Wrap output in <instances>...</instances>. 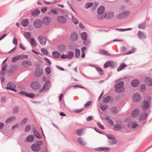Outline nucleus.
I'll return each instance as SVG.
<instances>
[{
	"label": "nucleus",
	"mask_w": 152,
	"mask_h": 152,
	"mask_svg": "<svg viewBox=\"0 0 152 152\" xmlns=\"http://www.w3.org/2000/svg\"><path fill=\"white\" fill-rule=\"evenodd\" d=\"M124 82L122 81H119L115 83L114 85L115 91L117 93H120L124 91L125 90V88L124 87Z\"/></svg>",
	"instance_id": "f257e3e1"
},
{
	"label": "nucleus",
	"mask_w": 152,
	"mask_h": 152,
	"mask_svg": "<svg viewBox=\"0 0 152 152\" xmlns=\"http://www.w3.org/2000/svg\"><path fill=\"white\" fill-rule=\"evenodd\" d=\"M37 142L38 143L33 144L31 146L32 150L34 151H39L41 149L40 146L43 145V142L42 140L38 141Z\"/></svg>",
	"instance_id": "f03ea898"
},
{
	"label": "nucleus",
	"mask_w": 152,
	"mask_h": 152,
	"mask_svg": "<svg viewBox=\"0 0 152 152\" xmlns=\"http://www.w3.org/2000/svg\"><path fill=\"white\" fill-rule=\"evenodd\" d=\"M130 14V12L129 11H126L121 12L116 16V18L121 20L124 19L128 16Z\"/></svg>",
	"instance_id": "7ed1b4c3"
},
{
	"label": "nucleus",
	"mask_w": 152,
	"mask_h": 152,
	"mask_svg": "<svg viewBox=\"0 0 152 152\" xmlns=\"http://www.w3.org/2000/svg\"><path fill=\"white\" fill-rule=\"evenodd\" d=\"M7 86L6 88L7 89L14 91L16 93L17 92V91L15 89L16 86L13 83L9 82L7 84Z\"/></svg>",
	"instance_id": "20e7f679"
},
{
	"label": "nucleus",
	"mask_w": 152,
	"mask_h": 152,
	"mask_svg": "<svg viewBox=\"0 0 152 152\" xmlns=\"http://www.w3.org/2000/svg\"><path fill=\"white\" fill-rule=\"evenodd\" d=\"M30 86L33 89L37 90L40 88L41 85L39 82L36 81H34L31 83Z\"/></svg>",
	"instance_id": "39448f33"
},
{
	"label": "nucleus",
	"mask_w": 152,
	"mask_h": 152,
	"mask_svg": "<svg viewBox=\"0 0 152 152\" xmlns=\"http://www.w3.org/2000/svg\"><path fill=\"white\" fill-rule=\"evenodd\" d=\"M132 98L134 102H138L141 100L142 96L140 94L136 93L133 94Z\"/></svg>",
	"instance_id": "423d86ee"
},
{
	"label": "nucleus",
	"mask_w": 152,
	"mask_h": 152,
	"mask_svg": "<svg viewBox=\"0 0 152 152\" xmlns=\"http://www.w3.org/2000/svg\"><path fill=\"white\" fill-rule=\"evenodd\" d=\"M33 24L35 28H39L42 26V21L39 19H36L34 21Z\"/></svg>",
	"instance_id": "0eeeda50"
},
{
	"label": "nucleus",
	"mask_w": 152,
	"mask_h": 152,
	"mask_svg": "<svg viewBox=\"0 0 152 152\" xmlns=\"http://www.w3.org/2000/svg\"><path fill=\"white\" fill-rule=\"evenodd\" d=\"M57 19L58 21L61 24H64L67 21L66 19L63 16H59L57 17Z\"/></svg>",
	"instance_id": "6e6552de"
},
{
	"label": "nucleus",
	"mask_w": 152,
	"mask_h": 152,
	"mask_svg": "<svg viewBox=\"0 0 152 152\" xmlns=\"http://www.w3.org/2000/svg\"><path fill=\"white\" fill-rule=\"evenodd\" d=\"M51 20V18L50 17L46 16L43 19L42 22L45 25H48L50 24Z\"/></svg>",
	"instance_id": "1a4fd4ad"
},
{
	"label": "nucleus",
	"mask_w": 152,
	"mask_h": 152,
	"mask_svg": "<svg viewBox=\"0 0 152 152\" xmlns=\"http://www.w3.org/2000/svg\"><path fill=\"white\" fill-rule=\"evenodd\" d=\"M43 73V71L40 68L36 69L34 71V74L36 77H39Z\"/></svg>",
	"instance_id": "9d476101"
},
{
	"label": "nucleus",
	"mask_w": 152,
	"mask_h": 152,
	"mask_svg": "<svg viewBox=\"0 0 152 152\" xmlns=\"http://www.w3.org/2000/svg\"><path fill=\"white\" fill-rule=\"evenodd\" d=\"M149 107V103L147 101L145 100L142 103V109L144 111H146Z\"/></svg>",
	"instance_id": "9b49d317"
},
{
	"label": "nucleus",
	"mask_w": 152,
	"mask_h": 152,
	"mask_svg": "<svg viewBox=\"0 0 152 152\" xmlns=\"http://www.w3.org/2000/svg\"><path fill=\"white\" fill-rule=\"evenodd\" d=\"M38 40L40 42V43L42 45H45L46 42V39L43 36H39L38 37Z\"/></svg>",
	"instance_id": "f8f14e48"
},
{
	"label": "nucleus",
	"mask_w": 152,
	"mask_h": 152,
	"mask_svg": "<svg viewBox=\"0 0 152 152\" xmlns=\"http://www.w3.org/2000/svg\"><path fill=\"white\" fill-rule=\"evenodd\" d=\"M140 113V110L138 108H136L133 111L132 113L131 114V116L132 118H135L139 115Z\"/></svg>",
	"instance_id": "ddd939ff"
},
{
	"label": "nucleus",
	"mask_w": 152,
	"mask_h": 152,
	"mask_svg": "<svg viewBox=\"0 0 152 152\" xmlns=\"http://www.w3.org/2000/svg\"><path fill=\"white\" fill-rule=\"evenodd\" d=\"M78 38V35L75 32H72L70 35V40L72 41H76Z\"/></svg>",
	"instance_id": "4468645a"
},
{
	"label": "nucleus",
	"mask_w": 152,
	"mask_h": 152,
	"mask_svg": "<svg viewBox=\"0 0 152 152\" xmlns=\"http://www.w3.org/2000/svg\"><path fill=\"white\" fill-rule=\"evenodd\" d=\"M21 64L23 66L26 67H29L32 65L31 61L29 60L23 61L22 62Z\"/></svg>",
	"instance_id": "2eb2a0df"
},
{
	"label": "nucleus",
	"mask_w": 152,
	"mask_h": 152,
	"mask_svg": "<svg viewBox=\"0 0 152 152\" xmlns=\"http://www.w3.org/2000/svg\"><path fill=\"white\" fill-rule=\"evenodd\" d=\"M139 83V81L137 79L132 80L131 82V86L134 87H137Z\"/></svg>",
	"instance_id": "dca6fc26"
},
{
	"label": "nucleus",
	"mask_w": 152,
	"mask_h": 152,
	"mask_svg": "<svg viewBox=\"0 0 152 152\" xmlns=\"http://www.w3.org/2000/svg\"><path fill=\"white\" fill-rule=\"evenodd\" d=\"M50 81L49 80L46 81L45 83L43 85V87L48 91L50 87Z\"/></svg>",
	"instance_id": "f3484780"
},
{
	"label": "nucleus",
	"mask_w": 152,
	"mask_h": 152,
	"mask_svg": "<svg viewBox=\"0 0 152 152\" xmlns=\"http://www.w3.org/2000/svg\"><path fill=\"white\" fill-rule=\"evenodd\" d=\"M105 15L107 19H111L114 17V12L112 11L106 13Z\"/></svg>",
	"instance_id": "a211bd4d"
},
{
	"label": "nucleus",
	"mask_w": 152,
	"mask_h": 152,
	"mask_svg": "<svg viewBox=\"0 0 152 152\" xmlns=\"http://www.w3.org/2000/svg\"><path fill=\"white\" fill-rule=\"evenodd\" d=\"M137 36L140 39H145L146 37L145 34L141 31H138Z\"/></svg>",
	"instance_id": "6ab92c4d"
},
{
	"label": "nucleus",
	"mask_w": 152,
	"mask_h": 152,
	"mask_svg": "<svg viewBox=\"0 0 152 152\" xmlns=\"http://www.w3.org/2000/svg\"><path fill=\"white\" fill-rule=\"evenodd\" d=\"M35 138L33 135H28L26 138V140L27 142H31L34 140Z\"/></svg>",
	"instance_id": "aec40b11"
},
{
	"label": "nucleus",
	"mask_w": 152,
	"mask_h": 152,
	"mask_svg": "<svg viewBox=\"0 0 152 152\" xmlns=\"http://www.w3.org/2000/svg\"><path fill=\"white\" fill-rule=\"evenodd\" d=\"M148 114L146 112H144L141 114V116L140 118V120H145L147 117Z\"/></svg>",
	"instance_id": "412c9836"
},
{
	"label": "nucleus",
	"mask_w": 152,
	"mask_h": 152,
	"mask_svg": "<svg viewBox=\"0 0 152 152\" xmlns=\"http://www.w3.org/2000/svg\"><path fill=\"white\" fill-rule=\"evenodd\" d=\"M105 10V8L103 6L100 7L97 10V12L98 14H102L104 12Z\"/></svg>",
	"instance_id": "4be33fe9"
},
{
	"label": "nucleus",
	"mask_w": 152,
	"mask_h": 152,
	"mask_svg": "<svg viewBox=\"0 0 152 152\" xmlns=\"http://www.w3.org/2000/svg\"><path fill=\"white\" fill-rule=\"evenodd\" d=\"M28 24L29 21L27 19H23L21 21V24L24 27L27 26Z\"/></svg>",
	"instance_id": "5701e85b"
},
{
	"label": "nucleus",
	"mask_w": 152,
	"mask_h": 152,
	"mask_svg": "<svg viewBox=\"0 0 152 152\" xmlns=\"http://www.w3.org/2000/svg\"><path fill=\"white\" fill-rule=\"evenodd\" d=\"M99 52L100 54L108 56H110V54L108 52L104 49H100L99 50Z\"/></svg>",
	"instance_id": "b1692460"
},
{
	"label": "nucleus",
	"mask_w": 152,
	"mask_h": 152,
	"mask_svg": "<svg viewBox=\"0 0 152 152\" xmlns=\"http://www.w3.org/2000/svg\"><path fill=\"white\" fill-rule=\"evenodd\" d=\"M29 42L31 45L34 47H36L37 45L36 42L34 38H31L29 39Z\"/></svg>",
	"instance_id": "393cba45"
},
{
	"label": "nucleus",
	"mask_w": 152,
	"mask_h": 152,
	"mask_svg": "<svg viewBox=\"0 0 152 152\" xmlns=\"http://www.w3.org/2000/svg\"><path fill=\"white\" fill-rule=\"evenodd\" d=\"M53 56L56 58L60 57L61 54L59 53L57 51H53L52 53Z\"/></svg>",
	"instance_id": "a878e982"
},
{
	"label": "nucleus",
	"mask_w": 152,
	"mask_h": 152,
	"mask_svg": "<svg viewBox=\"0 0 152 152\" xmlns=\"http://www.w3.org/2000/svg\"><path fill=\"white\" fill-rule=\"evenodd\" d=\"M15 116H12L10 117L6 120L5 123L7 124H8L12 122L13 120H15Z\"/></svg>",
	"instance_id": "bb28decb"
},
{
	"label": "nucleus",
	"mask_w": 152,
	"mask_h": 152,
	"mask_svg": "<svg viewBox=\"0 0 152 152\" xmlns=\"http://www.w3.org/2000/svg\"><path fill=\"white\" fill-rule=\"evenodd\" d=\"M126 64L124 63H122L117 68V71L118 72L120 71L123 69L124 68L126 67Z\"/></svg>",
	"instance_id": "cd10ccee"
},
{
	"label": "nucleus",
	"mask_w": 152,
	"mask_h": 152,
	"mask_svg": "<svg viewBox=\"0 0 152 152\" xmlns=\"http://www.w3.org/2000/svg\"><path fill=\"white\" fill-rule=\"evenodd\" d=\"M40 13V10H39L36 9L32 12L31 14L33 16H37L39 15Z\"/></svg>",
	"instance_id": "c85d7f7f"
},
{
	"label": "nucleus",
	"mask_w": 152,
	"mask_h": 152,
	"mask_svg": "<svg viewBox=\"0 0 152 152\" xmlns=\"http://www.w3.org/2000/svg\"><path fill=\"white\" fill-rule=\"evenodd\" d=\"M106 119L109 124L113 126L114 125V123L113 121L110 119L109 116H106Z\"/></svg>",
	"instance_id": "c756f323"
},
{
	"label": "nucleus",
	"mask_w": 152,
	"mask_h": 152,
	"mask_svg": "<svg viewBox=\"0 0 152 152\" xmlns=\"http://www.w3.org/2000/svg\"><path fill=\"white\" fill-rule=\"evenodd\" d=\"M81 38L84 40H86L88 37L87 34L86 32H83L81 35Z\"/></svg>",
	"instance_id": "7c9ffc66"
},
{
	"label": "nucleus",
	"mask_w": 152,
	"mask_h": 152,
	"mask_svg": "<svg viewBox=\"0 0 152 152\" xmlns=\"http://www.w3.org/2000/svg\"><path fill=\"white\" fill-rule=\"evenodd\" d=\"M146 26L145 22L139 24L138 25V28L140 29H144Z\"/></svg>",
	"instance_id": "2f4dec72"
},
{
	"label": "nucleus",
	"mask_w": 152,
	"mask_h": 152,
	"mask_svg": "<svg viewBox=\"0 0 152 152\" xmlns=\"http://www.w3.org/2000/svg\"><path fill=\"white\" fill-rule=\"evenodd\" d=\"M122 128L121 125L120 124H117L113 126L114 129L115 131H118Z\"/></svg>",
	"instance_id": "473e14b6"
},
{
	"label": "nucleus",
	"mask_w": 152,
	"mask_h": 152,
	"mask_svg": "<svg viewBox=\"0 0 152 152\" xmlns=\"http://www.w3.org/2000/svg\"><path fill=\"white\" fill-rule=\"evenodd\" d=\"M75 52L76 57L77 58H78L80 57V49L77 48H76L75 50Z\"/></svg>",
	"instance_id": "72a5a7b5"
},
{
	"label": "nucleus",
	"mask_w": 152,
	"mask_h": 152,
	"mask_svg": "<svg viewBox=\"0 0 152 152\" xmlns=\"http://www.w3.org/2000/svg\"><path fill=\"white\" fill-rule=\"evenodd\" d=\"M66 47L65 45L63 44H61L58 46V49L59 50L62 51L64 50Z\"/></svg>",
	"instance_id": "f704fd0d"
},
{
	"label": "nucleus",
	"mask_w": 152,
	"mask_h": 152,
	"mask_svg": "<svg viewBox=\"0 0 152 152\" xmlns=\"http://www.w3.org/2000/svg\"><path fill=\"white\" fill-rule=\"evenodd\" d=\"M83 128L80 129L76 131V134L78 136H81L82 135V133L83 131Z\"/></svg>",
	"instance_id": "c9c22d12"
},
{
	"label": "nucleus",
	"mask_w": 152,
	"mask_h": 152,
	"mask_svg": "<svg viewBox=\"0 0 152 152\" xmlns=\"http://www.w3.org/2000/svg\"><path fill=\"white\" fill-rule=\"evenodd\" d=\"M111 111L114 114H116L118 112L116 107L113 106L112 107Z\"/></svg>",
	"instance_id": "e433bc0d"
},
{
	"label": "nucleus",
	"mask_w": 152,
	"mask_h": 152,
	"mask_svg": "<svg viewBox=\"0 0 152 152\" xmlns=\"http://www.w3.org/2000/svg\"><path fill=\"white\" fill-rule=\"evenodd\" d=\"M77 140L79 143L82 145H85L86 144V142L83 141L82 139L80 137H79L78 138Z\"/></svg>",
	"instance_id": "4c0bfd02"
},
{
	"label": "nucleus",
	"mask_w": 152,
	"mask_h": 152,
	"mask_svg": "<svg viewBox=\"0 0 152 152\" xmlns=\"http://www.w3.org/2000/svg\"><path fill=\"white\" fill-rule=\"evenodd\" d=\"M74 53V52L72 51L69 52L67 55L68 58L69 59H71L72 58L73 56Z\"/></svg>",
	"instance_id": "58836bf2"
},
{
	"label": "nucleus",
	"mask_w": 152,
	"mask_h": 152,
	"mask_svg": "<svg viewBox=\"0 0 152 152\" xmlns=\"http://www.w3.org/2000/svg\"><path fill=\"white\" fill-rule=\"evenodd\" d=\"M110 98L111 96L110 95H109L104 98L103 100V102L104 103H107L110 100Z\"/></svg>",
	"instance_id": "ea45409f"
},
{
	"label": "nucleus",
	"mask_w": 152,
	"mask_h": 152,
	"mask_svg": "<svg viewBox=\"0 0 152 152\" xmlns=\"http://www.w3.org/2000/svg\"><path fill=\"white\" fill-rule=\"evenodd\" d=\"M106 17V15H105L98 14L97 16V18L99 20L102 19Z\"/></svg>",
	"instance_id": "a19ab883"
},
{
	"label": "nucleus",
	"mask_w": 152,
	"mask_h": 152,
	"mask_svg": "<svg viewBox=\"0 0 152 152\" xmlns=\"http://www.w3.org/2000/svg\"><path fill=\"white\" fill-rule=\"evenodd\" d=\"M109 142L110 145H112L116 144L117 141L116 140L115 138H114V139L111 140L109 141Z\"/></svg>",
	"instance_id": "79ce46f5"
},
{
	"label": "nucleus",
	"mask_w": 152,
	"mask_h": 152,
	"mask_svg": "<svg viewBox=\"0 0 152 152\" xmlns=\"http://www.w3.org/2000/svg\"><path fill=\"white\" fill-rule=\"evenodd\" d=\"M147 81H148L149 82L147 84V86H152V80L149 77H146L145 78Z\"/></svg>",
	"instance_id": "37998d69"
},
{
	"label": "nucleus",
	"mask_w": 152,
	"mask_h": 152,
	"mask_svg": "<svg viewBox=\"0 0 152 152\" xmlns=\"http://www.w3.org/2000/svg\"><path fill=\"white\" fill-rule=\"evenodd\" d=\"M93 5V3L92 2L87 3L85 4V8L88 9L91 7Z\"/></svg>",
	"instance_id": "c03bdc74"
},
{
	"label": "nucleus",
	"mask_w": 152,
	"mask_h": 152,
	"mask_svg": "<svg viewBox=\"0 0 152 152\" xmlns=\"http://www.w3.org/2000/svg\"><path fill=\"white\" fill-rule=\"evenodd\" d=\"M31 128V127L30 125H27L24 129V131L26 132H29Z\"/></svg>",
	"instance_id": "a18cd8bd"
},
{
	"label": "nucleus",
	"mask_w": 152,
	"mask_h": 152,
	"mask_svg": "<svg viewBox=\"0 0 152 152\" xmlns=\"http://www.w3.org/2000/svg\"><path fill=\"white\" fill-rule=\"evenodd\" d=\"M24 36L27 39H28L29 37H31V34L29 32H26L24 34Z\"/></svg>",
	"instance_id": "49530a36"
},
{
	"label": "nucleus",
	"mask_w": 152,
	"mask_h": 152,
	"mask_svg": "<svg viewBox=\"0 0 152 152\" xmlns=\"http://www.w3.org/2000/svg\"><path fill=\"white\" fill-rule=\"evenodd\" d=\"M146 85L145 84H142L140 87V91L142 92H144L146 89Z\"/></svg>",
	"instance_id": "de8ad7c7"
},
{
	"label": "nucleus",
	"mask_w": 152,
	"mask_h": 152,
	"mask_svg": "<svg viewBox=\"0 0 152 152\" xmlns=\"http://www.w3.org/2000/svg\"><path fill=\"white\" fill-rule=\"evenodd\" d=\"M26 96L33 98L35 97V94L32 93H27Z\"/></svg>",
	"instance_id": "09e8293b"
},
{
	"label": "nucleus",
	"mask_w": 152,
	"mask_h": 152,
	"mask_svg": "<svg viewBox=\"0 0 152 152\" xmlns=\"http://www.w3.org/2000/svg\"><path fill=\"white\" fill-rule=\"evenodd\" d=\"M28 118H23L20 122V124L21 125L25 124L28 121Z\"/></svg>",
	"instance_id": "8fccbe9b"
},
{
	"label": "nucleus",
	"mask_w": 152,
	"mask_h": 152,
	"mask_svg": "<svg viewBox=\"0 0 152 152\" xmlns=\"http://www.w3.org/2000/svg\"><path fill=\"white\" fill-rule=\"evenodd\" d=\"M19 107L18 106H15L13 109V113H18L19 110Z\"/></svg>",
	"instance_id": "3c124183"
},
{
	"label": "nucleus",
	"mask_w": 152,
	"mask_h": 152,
	"mask_svg": "<svg viewBox=\"0 0 152 152\" xmlns=\"http://www.w3.org/2000/svg\"><path fill=\"white\" fill-rule=\"evenodd\" d=\"M46 73L47 74H49L50 73V67L48 66L45 68V69Z\"/></svg>",
	"instance_id": "603ef678"
},
{
	"label": "nucleus",
	"mask_w": 152,
	"mask_h": 152,
	"mask_svg": "<svg viewBox=\"0 0 152 152\" xmlns=\"http://www.w3.org/2000/svg\"><path fill=\"white\" fill-rule=\"evenodd\" d=\"M110 61H108L104 64V68H106L107 67L110 66Z\"/></svg>",
	"instance_id": "864d4df0"
},
{
	"label": "nucleus",
	"mask_w": 152,
	"mask_h": 152,
	"mask_svg": "<svg viewBox=\"0 0 152 152\" xmlns=\"http://www.w3.org/2000/svg\"><path fill=\"white\" fill-rule=\"evenodd\" d=\"M57 11H58V9H51L50 12H53V13H54L55 14H58L59 13Z\"/></svg>",
	"instance_id": "5fc2aeb1"
},
{
	"label": "nucleus",
	"mask_w": 152,
	"mask_h": 152,
	"mask_svg": "<svg viewBox=\"0 0 152 152\" xmlns=\"http://www.w3.org/2000/svg\"><path fill=\"white\" fill-rule=\"evenodd\" d=\"M72 20L75 25L77 24L78 23V20L76 19L73 16H72Z\"/></svg>",
	"instance_id": "6e6d98bb"
},
{
	"label": "nucleus",
	"mask_w": 152,
	"mask_h": 152,
	"mask_svg": "<svg viewBox=\"0 0 152 152\" xmlns=\"http://www.w3.org/2000/svg\"><path fill=\"white\" fill-rule=\"evenodd\" d=\"M108 149L105 147H99L97 148L96 149L99 151H107Z\"/></svg>",
	"instance_id": "4d7b16f0"
},
{
	"label": "nucleus",
	"mask_w": 152,
	"mask_h": 152,
	"mask_svg": "<svg viewBox=\"0 0 152 152\" xmlns=\"http://www.w3.org/2000/svg\"><path fill=\"white\" fill-rule=\"evenodd\" d=\"M116 64L113 61H110V66L112 68H115Z\"/></svg>",
	"instance_id": "13d9d810"
},
{
	"label": "nucleus",
	"mask_w": 152,
	"mask_h": 152,
	"mask_svg": "<svg viewBox=\"0 0 152 152\" xmlns=\"http://www.w3.org/2000/svg\"><path fill=\"white\" fill-rule=\"evenodd\" d=\"M41 52L45 55H47L48 54L47 50L45 48H42L41 49Z\"/></svg>",
	"instance_id": "bf43d9fd"
},
{
	"label": "nucleus",
	"mask_w": 152,
	"mask_h": 152,
	"mask_svg": "<svg viewBox=\"0 0 152 152\" xmlns=\"http://www.w3.org/2000/svg\"><path fill=\"white\" fill-rule=\"evenodd\" d=\"M57 1V0H54L52 1L51 2H47L46 1H44V2L45 3L48 4H53L55 3L56 1Z\"/></svg>",
	"instance_id": "052dcab7"
},
{
	"label": "nucleus",
	"mask_w": 152,
	"mask_h": 152,
	"mask_svg": "<svg viewBox=\"0 0 152 152\" xmlns=\"http://www.w3.org/2000/svg\"><path fill=\"white\" fill-rule=\"evenodd\" d=\"M20 58V57L15 56L12 58V61L13 63L15 62Z\"/></svg>",
	"instance_id": "680f3d73"
},
{
	"label": "nucleus",
	"mask_w": 152,
	"mask_h": 152,
	"mask_svg": "<svg viewBox=\"0 0 152 152\" xmlns=\"http://www.w3.org/2000/svg\"><path fill=\"white\" fill-rule=\"evenodd\" d=\"M107 137H108L109 139L110 140H112L113 139H114L115 138L114 136L112 135H111L110 134H108L107 135Z\"/></svg>",
	"instance_id": "e2e57ef3"
},
{
	"label": "nucleus",
	"mask_w": 152,
	"mask_h": 152,
	"mask_svg": "<svg viewBox=\"0 0 152 152\" xmlns=\"http://www.w3.org/2000/svg\"><path fill=\"white\" fill-rule=\"evenodd\" d=\"M97 124L98 126H99V128H100V129H101L103 130H104V126L103 125H102L100 123L98 122L97 123Z\"/></svg>",
	"instance_id": "0e129e2a"
},
{
	"label": "nucleus",
	"mask_w": 152,
	"mask_h": 152,
	"mask_svg": "<svg viewBox=\"0 0 152 152\" xmlns=\"http://www.w3.org/2000/svg\"><path fill=\"white\" fill-rule=\"evenodd\" d=\"M20 58L21 59H26L28 58V56L27 55H22L19 56Z\"/></svg>",
	"instance_id": "69168bd1"
},
{
	"label": "nucleus",
	"mask_w": 152,
	"mask_h": 152,
	"mask_svg": "<svg viewBox=\"0 0 152 152\" xmlns=\"http://www.w3.org/2000/svg\"><path fill=\"white\" fill-rule=\"evenodd\" d=\"M32 130L34 136L36 134H37V133H39V132L36 130L34 127H33Z\"/></svg>",
	"instance_id": "338daca9"
},
{
	"label": "nucleus",
	"mask_w": 152,
	"mask_h": 152,
	"mask_svg": "<svg viewBox=\"0 0 152 152\" xmlns=\"http://www.w3.org/2000/svg\"><path fill=\"white\" fill-rule=\"evenodd\" d=\"M83 43L85 44V45L86 46H88L89 45L90 43V42L88 40H84L83 41Z\"/></svg>",
	"instance_id": "774afa93"
}]
</instances>
